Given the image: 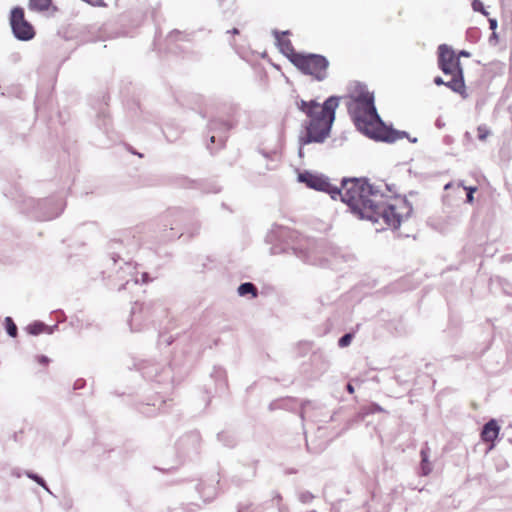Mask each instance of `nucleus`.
<instances>
[{"label": "nucleus", "mask_w": 512, "mask_h": 512, "mask_svg": "<svg viewBox=\"0 0 512 512\" xmlns=\"http://www.w3.org/2000/svg\"><path fill=\"white\" fill-rule=\"evenodd\" d=\"M477 133H478V135H477L478 139L481 141H484L490 134V130L488 129V127L486 125H480L477 128Z\"/></svg>", "instance_id": "37"}, {"label": "nucleus", "mask_w": 512, "mask_h": 512, "mask_svg": "<svg viewBox=\"0 0 512 512\" xmlns=\"http://www.w3.org/2000/svg\"><path fill=\"white\" fill-rule=\"evenodd\" d=\"M168 49L171 52L176 53L178 50H180L182 47L177 45V42H187L189 41L188 35L178 31L174 30L169 33V35L166 38Z\"/></svg>", "instance_id": "20"}, {"label": "nucleus", "mask_w": 512, "mask_h": 512, "mask_svg": "<svg viewBox=\"0 0 512 512\" xmlns=\"http://www.w3.org/2000/svg\"><path fill=\"white\" fill-rule=\"evenodd\" d=\"M472 9H473V11L479 12V13H481L484 16H488V14H489L487 12V10L485 9L483 3L480 0H473L472 1Z\"/></svg>", "instance_id": "33"}, {"label": "nucleus", "mask_w": 512, "mask_h": 512, "mask_svg": "<svg viewBox=\"0 0 512 512\" xmlns=\"http://www.w3.org/2000/svg\"><path fill=\"white\" fill-rule=\"evenodd\" d=\"M438 67L444 74H451L462 69L459 56L447 44L438 46Z\"/></svg>", "instance_id": "14"}, {"label": "nucleus", "mask_w": 512, "mask_h": 512, "mask_svg": "<svg viewBox=\"0 0 512 512\" xmlns=\"http://www.w3.org/2000/svg\"><path fill=\"white\" fill-rule=\"evenodd\" d=\"M211 377L215 379L219 391H224L227 388L226 372L223 368L214 367Z\"/></svg>", "instance_id": "22"}, {"label": "nucleus", "mask_w": 512, "mask_h": 512, "mask_svg": "<svg viewBox=\"0 0 512 512\" xmlns=\"http://www.w3.org/2000/svg\"><path fill=\"white\" fill-rule=\"evenodd\" d=\"M498 22L495 18L489 19V28L494 32L497 29Z\"/></svg>", "instance_id": "44"}, {"label": "nucleus", "mask_w": 512, "mask_h": 512, "mask_svg": "<svg viewBox=\"0 0 512 512\" xmlns=\"http://www.w3.org/2000/svg\"><path fill=\"white\" fill-rule=\"evenodd\" d=\"M435 125L438 128H442L444 126V123H442L440 119H437L435 122Z\"/></svg>", "instance_id": "58"}, {"label": "nucleus", "mask_w": 512, "mask_h": 512, "mask_svg": "<svg viewBox=\"0 0 512 512\" xmlns=\"http://www.w3.org/2000/svg\"><path fill=\"white\" fill-rule=\"evenodd\" d=\"M298 499L300 502L307 504L314 499V495L309 491H302L299 493Z\"/></svg>", "instance_id": "36"}, {"label": "nucleus", "mask_w": 512, "mask_h": 512, "mask_svg": "<svg viewBox=\"0 0 512 512\" xmlns=\"http://www.w3.org/2000/svg\"><path fill=\"white\" fill-rule=\"evenodd\" d=\"M298 181L304 183L310 189L328 193L333 200H336L338 194H340V188L332 185L329 178L323 174H314L309 171H304L299 173Z\"/></svg>", "instance_id": "10"}, {"label": "nucleus", "mask_w": 512, "mask_h": 512, "mask_svg": "<svg viewBox=\"0 0 512 512\" xmlns=\"http://www.w3.org/2000/svg\"><path fill=\"white\" fill-rule=\"evenodd\" d=\"M500 426L495 419L489 420L484 424L481 431V439L484 442H493L499 435Z\"/></svg>", "instance_id": "18"}, {"label": "nucleus", "mask_w": 512, "mask_h": 512, "mask_svg": "<svg viewBox=\"0 0 512 512\" xmlns=\"http://www.w3.org/2000/svg\"><path fill=\"white\" fill-rule=\"evenodd\" d=\"M329 60L322 54L301 53L295 57L294 66L304 75L322 82L328 77Z\"/></svg>", "instance_id": "8"}, {"label": "nucleus", "mask_w": 512, "mask_h": 512, "mask_svg": "<svg viewBox=\"0 0 512 512\" xmlns=\"http://www.w3.org/2000/svg\"><path fill=\"white\" fill-rule=\"evenodd\" d=\"M65 208V202L61 198H47L37 201V207L33 216L41 221H48L58 217Z\"/></svg>", "instance_id": "12"}, {"label": "nucleus", "mask_w": 512, "mask_h": 512, "mask_svg": "<svg viewBox=\"0 0 512 512\" xmlns=\"http://www.w3.org/2000/svg\"><path fill=\"white\" fill-rule=\"evenodd\" d=\"M199 230L200 223L193 211L170 208L162 218L161 241H172L185 235L193 237Z\"/></svg>", "instance_id": "5"}, {"label": "nucleus", "mask_w": 512, "mask_h": 512, "mask_svg": "<svg viewBox=\"0 0 512 512\" xmlns=\"http://www.w3.org/2000/svg\"><path fill=\"white\" fill-rule=\"evenodd\" d=\"M340 97L330 96L323 104L316 100H300L297 108L306 119L302 122L304 133L300 135L301 145L323 143L330 135L339 106Z\"/></svg>", "instance_id": "3"}, {"label": "nucleus", "mask_w": 512, "mask_h": 512, "mask_svg": "<svg viewBox=\"0 0 512 512\" xmlns=\"http://www.w3.org/2000/svg\"><path fill=\"white\" fill-rule=\"evenodd\" d=\"M26 475L28 478L34 480L37 484H42L44 480L41 476L33 472H27Z\"/></svg>", "instance_id": "41"}, {"label": "nucleus", "mask_w": 512, "mask_h": 512, "mask_svg": "<svg viewBox=\"0 0 512 512\" xmlns=\"http://www.w3.org/2000/svg\"><path fill=\"white\" fill-rule=\"evenodd\" d=\"M137 369L149 381L157 383L173 382L172 367L160 364L152 359L142 360L137 364Z\"/></svg>", "instance_id": "9"}, {"label": "nucleus", "mask_w": 512, "mask_h": 512, "mask_svg": "<svg viewBox=\"0 0 512 512\" xmlns=\"http://www.w3.org/2000/svg\"><path fill=\"white\" fill-rule=\"evenodd\" d=\"M5 328H6L7 334L10 337L14 338L17 336V326L11 317L5 318Z\"/></svg>", "instance_id": "31"}, {"label": "nucleus", "mask_w": 512, "mask_h": 512, "mask_svg": "<svg viewBox=\"0 0 512 512\" xmlns=\"http://www.w3.org/2000/svg\"><path fill=\"white\" fill-rule=\"evenodd\" d=\"M463 188L467 191L466 201L468 203H472L474 200L473 193L477 190V188L476 187H466V186H463Z\"/></svg>", "instance_id": "39"}, {"label": "nucleus", "mask_w": 512, "mask_h": 512, "mask_svg": "<svg viewBox=\"0 0 512 512\" xmlns=\"http://www.w3.org/2000/svg\"><path fill=\"white\" fill-rule=\"evenodd\" d=\"M353 103L348 107V112L356 128L364 135L376 141L394 143L403 138H409L406 131L388 127L379 116L374 93L367 90L366 85L359 84Z\"/></svg>", "instance_id": "2"}, {"label": "nucleus", "mask_w": 512, "mask_h": 512, "mask_svg": "<svg viewBox=\"0 0 512 512\" xmlns=\"http://www.w3.org/2000/svg\"><path fill=\"white\" fill-rule=\"evenodd\" d=\"M208 193H218L220 192V187L217 185H213L212 188L205 190Z\"/></svg>", "instance_id": "49"}, {"label": "nucleus", "mask_w": 512, "mask_h": 512, "mask_svg": "<svg viewBox=\"0 0 512 512\" xmlns=\"http://www.w3.org/2000/svg\"><path fill=\"white\" fill-rule=\"evenodd\" d=\"M353 339V334L351 333H346L344 334L343 336H341L338 340V346L340 348H344V347H347L348 345H350L351 341Z\"/></svg>", "instance_id": "35"}, {"label": "nucleus", "mask_w": 512, "mask_h": 512, "mask_svg": "<svg viewBox=\"0 0 512 512\" xmlns=\"http://www.w3.org/2000/svg\"><path fill=\"white\" fill-rule=\"evenodd\" d=\"M241 110L237 105L230 106L228 109V118H213L209 121L208 132L210 133L207 148L213 152L211 144L217 143L218 147L221 148L225 145L228 132L237 126L239 122Z\"/></svg>", "instance_id": "6"}, {"label": "nucleus", "mask_w": 512, "mask_h": 512, "mask_svg": "<svg viewBox=\"0 0 512 512\" xmlns=\"http://www.w3.org/2000/svg\"><path fill=\"white\" fill-rule=\"evenodd\" d=\"M407 139H408V140H409V142H411V143H417V141H418V138H417V137H411L410 135H409V138H407Z\"/></svg>", "instance_id": "60"}, {"label": "nucleus", "mask_w": 512, "mask_h": 512, "mask_svg": "<svg viewBox=\"0 0 512 512\" xmlns=\"http://www.w3.org/2000/svg\"><path fill=\"white\" fill-rule=\"evenodd\" d=\"M237 291L240 296H246L248 294H251L252 298H256L258 295L257 287L251 282H245L240 284Z\"/></svg>", "instance_id": "25"}, {"label": "nucleus", "mask_w": 512, "mask_h": 512, "mask_svg": "<svg viewBox=\"0 0 512 512\" xmlns=\"http://www.w3.org/2000/svg\"><path fill=\"white\" fill-rule=\"evenodd\" d=\"M197 490L199 495L203 498L205 502L213 500L218 493V488L216 484H214V480H211L209 483H199V485L197 486Z\"/></svg>", "instance_id": "19"}, {"label": "nucleus", "mask_w": 512, "mask_h": 512, "mask_svg": "<svg viewBox=\"0 0 512 512\" xmlns=\"http://www.w3.org/2000/svg\"><path fill=\"white\" fill-rule=\"evenodd\" d=\"M217 438L225 447H234L236 445L235 436L228 431L218 433Z\"/></svg>", "instance_id": "28"}, {"label": "nucleus", "mask_w": 512, "mask_h": 512, "mask_svg": "<svg viewBox=\"0 0 512 512\" xmlns=\"http://www.w3.org/2000/svg\"><path fill=\"white\" fill-rule=\"evenodd\" d=\"M268 238L270 241L275 240L283 243V246L281 247L278 244H274L271 247L272 254L288 253L291 251L301 260L308 261L306 250L297 245V241L299 239V233L297 231L286 227H276L272 229Z\"/></svg>", "instance_id": "7"}, {"label": "nucleus", "mask_w": 512, "mask_h": 512, "mask_svg": "<svg viewBox=\"0 0 512 512\" xmlns=\"http://www.w3.org/2000/svg\"><path fill=\"white\" fill-rule=\"evenodd\" d=\"M304 146H305V145H301V143L299 142L298 155H299V157H301V158L304 156V150H303V147H304Z\"/></svg>", "instance_id": "53"}, {"label": "nucleus", "mask_w": 512, "mask_h": 512, "mask_svg": "<svg viewBox=\"0 0 512 512\" xmlns=\"http://www.w3.org/2000/svg\"><path fill=\"white\" fill-rule=\"evenodd\" d=\"M41 487H43L49 494H52L49 487L47 486L45 480H43L42 484H39Z\"/></svg>", "instance_id": "55"}, {"label": "nucleus", "mask_w": 512, "mask_h": 512, "mask_svg": "<svg viewBox=\"0 0 512 512\" xmlns=\"http://www.w3.org/2000/svg\"><path fill=\"white\" fill-rule=\"evenodd\" d=\"M198 505L194 503H190L187 505H179L177 507H173L170 509V512H196L198 509Z\"/></svg>", "instance_id": "32"}, {"label": "nucleus", "mask_w": 512, "mask_h": 512, "mask_svg": "<svg viewBox=\"0 0 512 512\" xmlns=\"http://www.w3.org/2000/svg\"><path fill=\"white\" fill-rule=\"evenodd\" d=\"M338 198L357 218L373 223L383 220L393 230L398 229L413 212L412 204L405 198L382 201L383 195L365 178H343Z\"/></svg>", "instance_id": "1"}, {"label": "nucleus", "mask_w": 512, "mask_h": 512, "mask_svg": "<svg viewBox=\"0 0 512 512\" xmlns=\"http://www.w3.org/2000/svg\"><path fill=\"white\" fill-rule=\"evenodd\" d=\"M296 405V400L293 398H282L275 400L270 403L269 408L270 410L275 409H292Z\"/></svg>", "instance_id": "24"}, {"label": "nucleus", "mask_w": 512, "mask_h": 512, "mask_svg": "<svg viewBox=\"0 0 512 512\" xmlns=\"http://www.w3.org/2000/svg\"><path fill=\"white\" fill-rule=\"evenodd\" d=\"M155 304L152 302H135L131 308V318L129 325L132 331H140L146 321L151 320L155 314Z\"/></svg>", "instance_id": "13"}, {"label": "nucleus", "mask_w": 512, "mask_h": 512, "mask_svg": "<svg viewBox=\"0 0 512 512\" xmlns=\"http://www.w3.org/2000/svg\"><path fill=\"white\" fill-rule=\"evenodd\" d=\"M498 40V36H497V33L496 31L492 32L490 38H489V42L490 43H496Z\"/></svg>", "instance_id": "50"}, {"label": "nucleus", "mask_w": 512, "mask_h": 512, "mask_svg": "<svg viewBox=\"0 0 512 512\" xmlns=\"http://www.w3.org/2000/svg\"><path fill=\"white\" fill-rule=\"evenodd\" d=\"M260 506H253L249 503H243L239 505L238 512H260Z\"/></svg>", "instance_id": "34"}, {"label": "nucleus", "mask_w": 512, "mask_h": 512, "mask_svg": "<svg viewBox=\"0 0 512 512\" xmlns=\"http://www.w3.org/2000/svg\"><path fill=\"white\" fill-rule=\"evenodd\" d=\"M41 487H43L49 494H52L49 487L47 486L45 480H43L42 484H39Z\"/></svg>", "instance_id": "57"}, {"label": "nucleus", "mask_w": 512, "mask_h": 512, "mask_svg": "<svg viewBox=\"0 0 512 512\" xmlns=\"http://www.w3.org/2000/svg\"><path fill=\"white\" fill-rule=\"evenodd\" d=\"M434 83L437 85V86H441V85H445L446 81H444L442 79V77L440 76H437L434 78Z\"/></svg>", "instance_id": "48"}, {"label": "nucleus", "mask_w": 512, "mask_h": 512, "mask_svg": "<svg viewBox=\"0 0 512 512\" xmlns=\"http://www.w3.org/2000/svg\"><path fill=\"white\" fill-rule=\"evenodd\" d=\"M37 360H38V362L40 364H44V365H47L50 362L49 358L47 356H44V355L38 356Z\"/></svg>", "instance_id": "45"}, {"label": "nucleus", "mask_w": 512, "mask_h": 512, "mask_svg": "<svg viewBox=\"0 0 512 512\" xmlns=\"http://www.w3.org/2000/svg\"><path fill=\"white\" fill-rule=\"evenodd\" d=\"M201 444V436L197 431L183 435L177 442V450L185 456L197 454Z\"/></svg>", "instance_id": "15"}, {"label": "nucleus", "mask_w": 512, "mask_h": 512, "mask_svg": "<svg viewBox=\"0 0 512 512\" xmlns=\"http://www.w3.org/2000/svg\"><path fill=\"white\" fill-rule=\"evenodd\" d=\"M138 248L139 242L128 238L111 239L107 244V255L112 263L116 265L118 262H123V266H120L117 274L120 280H125V283L118 290L125 289L130 282L137 285L152 281L147 272L140 273L137 264L130 260V255Z\"/></svg>", "instance_id": "4"}, {"label": "nucleus", "mask_w": 512, "mask_h": 512, "mask_svg": "<svg viewBox=\"0 0 512 512\" xmlns=\"http://www.w3.org/2000/svg\"><path fill=\"white\" fill-rule=\"evenodd\" d=\"M317 357L321 358V357H322V354H318V353H316V352H315V353L313 354V358L315 359V358H317Z\"/></svg>", "instance_id": "62"}, {"label": "nucleus", "mask_w": 512, "mask_h": 512, "mask_svg": "<svg viewBox=\"0 0 512 512\" xmlns=\"http://www.w3.org/2000/svg\"><path fill=\"white\" fill-rule=\"evenodd\" d=\"M346 389L350 394L354 393V386L351 383L346 385Z\"/></svg>", "instance_id": "54"}, {"label": "nucleus", "mask_w": 512, "mask_h": 512, "mask_svg": "<svg viewBox=\"0 0 512 512\" xmlns=\"http://www.w3.org/2000/svg\"><path fill=\"white\" fill-rule=\"evenodd\" d=\"M83 2L93 6V7H105L106 3L104 0H82Z\"/></svg>", "instance_id": "40"}, {"label": "nucleus", "mask_w": 512, "mask_h": 512, "mask_svg": "<svg viewBox=\"0 0 512 512\" xmlns=\"http://www.w3.org/2000/svg\"><path fill=\"white\" fill-rule=\"evenodd\" d=\"M271 512H289V510L285 506H279L277 509H273Z\"/></svg>", "instance_id": "51"}, {"label": "nucleus", "mask_w": 512, "mask_h": 512, "mask_svg": "<svg viewBox=\"0 0 512 512\" xmlns=\"http://www.w3.org/2000/svg\"><path fill=\"white\" fill-rule=\"evenodd\" d=\"M420 456H421V463H420L421 475L427 476L432 471V464L429 461L430 449H429L427 443L421 448Z\"/></svg>", "instance_id": "21"}, {"label": "nucleus", "mask_w": 512, "mask_h": 512, "mask_svg": "<svg viewBox=\"0 0 512 512\" xmlns=\"http://www.w3.org/2000/svg\"><path fill=\"white\" fill-rule=\"evenodd\" d=\"M85 381L83 379H78L74 383V389L78 390L84 387Z\"/></svg>", "instance_id": "46"}, {"label": "nucleus", "mask_w": 512, "mask_h": 512, "mask_svg": "<svg viewBox=\"0 0 512 512\" xmlns=\"http://www.w3.org/2000/svg\"><path fill=\"white\" fill-rule=\"evenodd\" d=\"M164 403H165V401H164V400H162V399H156L152 404L147 403L146 405H142V407L140 408V411H141L143 414L147 415V416H152V415H154V411H151L149 407H150V406H153V407L158 406V408H157V409L160 411V410H162V408H161V407H162V405H163Z\"/></svg>", "instance_id": "30"}, {"label": "nucleus", "mask_w": 512, "mask_h": 512, "mask_svg": "<svg viewBox=\"0 0 512 512\" xmlns=\"http://www.w3.org/2000/svg\"><path fill=\"white\" fill-rule=\"evenodd\" d=\"M288 34L289 31H273V35L276 39V43L277 46L279 47L280 52L284 56H286L292 64H294L295 57L299 56L301 53H297L292 45V42L289 39L285 38V36Z\"/></svg>", "instance_id": "16"}, {"label": "nucleus", "mask_w": 512, "mask_h": 512, "mask_svg": "<svg viewBox=\"0 0 512 512\" xmlns=\"http://www.w3.org/2000/svg\"><path fill=\"white\" fill-rule=\"evenodd\" d=\"M312 348H313V342L308 341V340L299 341L294 347L295 353L299 357H303V356L307 355L311 351Z\"/></svg>", "instance_id": "26"}, {"label": "nucleus", "mask_w": 512, "mask_h": 512, "mask_svg": "<svg viewBox=\"0 0 512 512\" xmlns=\"http://www.w3.org/2000/svg\"><path fill=\"white\" fill-rule=\"evenodd\" d=\"M453 184L451 182L447 183L445 186H444V189L445 190H448L450 189V187L452 186Z\"/></svg>", "instance_id": "61"}, {"label": "nucleus", "mask_w": 512, "mask_h": 512, "mask_svg": "<svg viewBox=\"0 0 512 512\" xmlns=\"http://www.w3.org/2000/svg\"><path fill=\"white\" fill-rule=\"evenodd\" d=\"M227 32H228V33H231V34H233V35L239 34V30H238L237 28H233V29H231V30H228Z\"/></svg>", "instance_id": "59"}, {"label": "nucleus", "mask_w": 512, "mask_h": 512, "mask_svg": "<svg viewBox=\"0 0 512 512\" xmlns=\"http://www.w3.org/2000/svg\"><path fill=\"white\" fill-rule=\"evenodd\" d=\"M58 328V325L55 324L53 326H48L47 325V329L44 330V333L46 334H52L56 329Z\"/></svg>", "instance_id": "47"}, {"label": "nucleus", "mask_w": 512, "mask_h": 512, "mask_svg": "<svg viewBox=\"0 0 512 512\" xmlns=\"http://www.w3.org/2000/svg\"><path fill=\"white\" fill-rule=\"evenodd\" d=\"M41 487H43L49 494H52L49 487L47 486L45 480H43L42 484H39Z\"/></svg>", "instance_id": "56"}, {"label": "nucleus", "mask_w": 512, "mask_h": 512, "mask_svg": "<svg viewBox=\"0 0 512 512\" xmlns=\"http://www.w3.org/2000/svg\"><path fill=\"white\" fill-rule=\"evenodd\" d=\"M470 52L466 51V50H461L458 54L459 57H470Z\"/></svg>", "instance_id": "52"}, {"label": "nucleus", "mask_w": 512, "mask_h": 512, "mask_svg": "<svg viewBox=\"0 0 512 512\" xmlns=\"http://www.w3.org/2000/svg\"><path fill=\"white\" fill-rule=\"evenodd\" d=\"M10 25L14 37L20 41H29L35 36L34 27L25 19L24 9L20 6L11 10Z\"/></svg>", "instance_id": "11"}, {"label": "nucleus", "mask_w": 512, "mask_h": 512, "mask_svg": "<svg viewBox=\"0 0 512 512\" xmlns=\"http://www.w3.org/2000/svg\"><path fill=\"white\" fill-rule=\"evenodd\" d=\"M451 80L446 81L445 86L451 89L453 92L460 94L466 98V86L463 76V69H458L456 72L450 74Z\"/></svg>", "instance_id": "17"}, {"label": "nucleus", "mask_w": 512, "mask_h": 512, "mask_svg": "<svg viewBox=\"0 0 512 512\" xmlns=\"http://www.w3.org/2000/svg\"><path fill=\"white\" fill-rule=\"evenodd\" d=\"M331 512H354V509L349 501L340 500L332 505Z\"/></svg>", "instance_id": "29"}, {"label": "nucleus", "mask_w": 512, "mask_h": 512, "mask_svg": "<svg viewBox=\"0 0 512 512\" xmlns=\"http://www.w3.org/2000/svg\"><path fill=\"white\" fill-rule=\"evenodd\" d=\"M310 404H311V402H310V401H305V402H303V403L301 404L300 417H301L302 419H304V415H305V413H306V408H307V406H308V405H310Z\"/></svg>", "instance_id": "43"}, {"label": "nucleus", "mask_w": 512, "mask_h": 512, "mask_svg": "<svg viewBox=\"0 0 512 512\" xmlns=\"http://www.w3.org/2000/svg\"><path fill=\"white\" fill-rule=\"evenodd\" d=\"M52 0H28V9L33 12L43 13L50 9Z\"/></svg>", "instance_id": "23"}, {"label": "nucleus", "mask_w": 512, "mask_h": 512, "mask_svg": "<svg viewBox=\"0 0 512 512\" xmlns=\"http://www.w3.org/2000/svg\"><path fill=\"white\" fill-rule=\"evenodd\" d=\"M383 411V408L378 405L377 403H371V405L369 406V409H368V412L373 414V413H376V412H382Z\"/></svg>", "instance_id": "42"}, {"label": "nucleus", "mask_w": 512, "mask_h": 512, "mask_svg": "<svg viewBox=\"0 0 512 512\" xmlns=\"http://www.w3.org/2000/svg\"><path fill=\"white\" fill-rule=\"evenodd\" d=\"M45 329H47V325L41 321H34L26 327L27 333L33 336L44 333Z\"/></svg>", "instance_id": "27"}, {"label": "nucleus", "mask_w": 512, "mask_h": 512, "mask_svg": "<svg viewBox=\"0 0 512 512\" xmlns=\"http://www.w3.org/2000/svg\"><path fill=\"white\" fill-rule=\"evenodd\" d=\"M173 342V339L170 335H167V334H161L159 336V341H158V344L161 346L163 344H165V346H169L171 345Z\"/></svg>", "instance_id": "38"}, {"label": "nucleus", "mask_w": 512, "mask_h": 512, "mask_svg": "<svg viewBox=\"0 0 512 512\" xmlns=\"http://www.w3.org/2000/svg\"><path fill=\"white\" fill-rule=\"evenodd\" d=\"M502 4H509L510 0H500Z\"/></svg>", "instance_id": "63"}]
</instances>
